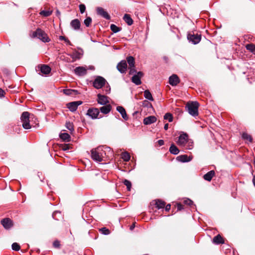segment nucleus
Instances as JSON below:
<instances>
[{"mask_svg":"<svg viewBox=\"0 0 255 255\" xmlns=\"http://www.w3.org/2000/svg\"><path fill=\"white\" fill-rule=\"evenodd\" d=\"M105 152L101 147L94 148L91 151V156L92 159L96 162H100L103 160L104 154Z\"/></svg>","mask_w":255,"mask_h":255,"instance_id":"obj_1","label":"nucleus"},{"mask_svg":"<svg viewBox=\"0 0 255 255\" xmlns=\"http://www.w3.org/2000/svg\"><path fill=\"white\" fill-rule=\"evenodd\" d=\"M199 106V104L197 102H190L187 103L185 108L190 115L196 117L198 115Z\"/></svg>","mask_w":255,"mask_h":255,"instance_id":"obj_2","label":"nucleus"},{"mask_svg":"<svg viewBox=\"0 0 255 255\" xmlns=\"http://www.w3.org/2000/svg\"><path fill=\"white\" fill-rule=\"evenodd\" d=\"M20 120L22 123V127L26 129L31 128V126L29 124V113L28 112L22 113Z\"/></svg>","mask_w":255,"mask_h":255,"instance_id":"obj_3","label":"nucleus"},{"mask_svg":"<svg viewBox=\"0 0 255 255\" xmlns=\"http://www.w3.org/2000/svg\"><path fill=\"white\" fill-rule=\"evenodd\" d=\"M33 36L37 37L38 39L44 42H48L50 39L48 37L47 34L41 29H37L36 31L33 33Z\"/></svg>","mask_w":255,"mask_h":255,"instance_id":"obj_4","label":"nucleus"},{"mask_svg":"<svg viewBox=\"0 0 255 255\" xmlns=\"http://www.w3.org/2000/svg\"><path fill=\"white\" fill-rule=\"evenodd\" d=\"M188 135L186 133L181 132L178 139L176 140V143L180 147H183L186 146L188 141Z\"/></svg>","mask_w":255,"mask_h":255,"instance_id":"obj_5","label":"nucleus"},{"mask_svg":"<svg viewBox=\"0 0 255 255\" xmlns=\"http://www.w3.org/2000/svg\"><path fill=\"white\" fill-rule=\"evenodd\" d=\"M106 80L103 77L98 76L93 82V86L97 89L102 88L106 84Z\"/></svg>","mask_w":255,"mask_h":255,"instance_id":"obj_6","label":"nucleus"},{"mask_svg":"<svg viewBox=\"0 0 255 255\" xmlns=\"http://www.w3.org/2000/svg\"><path fill=\"white\" fill-rule=\"evenodd\" d=\"M188 40L194 44L198 43L201 40L200 34L189 33L187 35Z\"/></svg>","mask_w":255,"mask_h":255,"instance_id":"obj_7","label":"nucleus"},{"mask_svg":"<svg viewBox=\"0 0 255 255\" xmlns=\"http://www.w3.org/2000/svg\"><path fill=\"white\" fill-rule=\"evenodd\" d=\"M82 104V102L81 101H75L72 102H70L67 104L66 106L67 108L72 112H74L76 111L77 108L79 106L81 105Z\"/></svg>","mask_w":255,"mask_h":255,"instance_id":"obj_8","label":"nucleus"},{"mask_svg":"<svg viewBox=\"0 0 255 255\" xmlns=\"http://www.w3.org/2000/svg\"><path fill=\"white\" fill-rule=\"evenodd\" d=\"M143 76V73L141 72H138L136 74H134L132 78V82L136 85H139L141 84L140 79Z\"/></svg>","mask_w":255,"mask_h":255,"instance_id":"obj_9","label":"nucleus"},{"mask_svg":"<svg viewBox=\"0 0 255 255\" xmlns=\"http://www.w3.org/2000/svg\"><path fill=\"white\" fill-rule=\"evenodd\" d=\"M100 112L97 108H91L89 109L88 111L87 115L93 119H96L98 118Z\"/></svg>","mask_w":255,"mask_h":255,"instance_id":"obj_10","label":"nucleus"},{"mask_svg":"<svg viewBox=\"0 0 255 255\" xmlns=\"http://www.w3.org/2000/svg\"><path fill=\"white\" fill-rule=\"evenodd\" d=\"M97 13L98 15L105 18L106 19H110L111 17L108 13L102 7H98L96 8Z\"/></svg>","mask_w":255,"mask_h":255,"instance_id":"obj_11","label":"nucleus"},{"mask_svg":"<svg viewBox=\"0 0 255 255\" xmlns=\"http://www.w3.org/2000/svg\"><path fill=\"white\" fill-rule=\"evenodd\" d=\"M117 68L121 73H126L127 69V64L125 60H122L117 65Z\"/></svg>","mask_w":255,"mask_h":255,"instance_id":"obj_12","label":"nucleus"},{"mask_svg":"<svg viewBox=\"0 0 255 255\" xmlns=\"http://www.w3.org/2000/svg\"><path fill=\"white\" fill-rule=\"evenodd\" d=\"M98 103L102 105H106L109 103L108 97L100 94L98 95Z\"/></svg>","mask_w":255,"mask_h":255,"instance_id":"obj_13","label":"nucleus"},{"mask_svg":"<svg viewBox=\"0 0 255 255\" xmlns=\"http://www.w3.org/2000/svg\"><path fill=\"white\" fill-rule=\"evenodd\" d=\"M1 223L5 229H10L13 225L12 221L8 218L3 219L1 221Z\"/></svg>","mask_w":255,"mask_h":255,"instance_id":"obj_14","label":"nucleus"},{"mask_svg":"<svg viewBox=\"0 0 255 255\" xmlns=\"http://www.w3.org/2000/svg\"><path fill=\"white\" fill-rule=\"evenodd\" d=\"M74 71L76 75L80 76H84L87 73V69L84 67H76Z\"/></svg>","mask_w":255,"mask_h":255,"instance_id":"obj_15","label":"nucleus"},{"mask_svg":"<svg viewBox=\"0 0 255 255\" xmlns=\"http://www.w3.org/2000/svg\"><path fill=\"white\" fill-rule=\"evenodd\" d=\"M169 82L172 86H176L179 83V79L176 75L173 74L169 77Z\"/></svg>","mask_w":255,"mask_h":255,"instance_id":"obj_16","label":"nucleus"},{"mask_svg":"<svg viewBox=\"0 0 255 255\" xmlns=\"http://www.w3.org/2000/svg\"><path fill=\"white\" fill-rule=\"evenodd\" d=\"M192 159V156H188L187 155H181L176 157V160L181 162H186L190 161Z\"/></svg>","mask_w":255,"mask_h":255,"instance_id":"obj_17","label":"nucleus"},{"mask_svg":"<svg viewBox=\"0 0 255 255\" xmlns=\"http://www.w3.org/2000/svg\"><path fill=\"white\" fill-rule=\"evenodd\" d=\"M156 121V117L153 116H150L144 119L143 124L145 125H148L155 123Z\"/></svg>","mask_w":255,"mask_h":255,"instance_id":"obj_18","label":"nucleus"},{"mask_svg":"<svg viewBox=\"0 0 255 255\" xmlns=\"http://www.w3.org/2000/svg\"><path fill=\"white\" fill-rule=\"evenodd\" d=\"M71 26L74 30H79L80 28L81 24L80 21L78 19H75L70 22Z\"/></svg>","mask_w":255,"mask_h":255,"instance_id":"obj_19","label":"nucleus"},{"mask_svg":"<svg viewBox=\"0 0 255 255\" xmlns=\"http://www.w3.org/2000/svg\"><path fill=\"white\" fill-rule=\"evenodd\" d=\"M117 110L121 114L122 118L125 120H127L128 119V117L127 115L125 109L122 106H118L117 107Z\"/></svg>","mask_w":255,"mask_h":255,"instance_id":"obj_20","label":"nucleus"},{"mask_svg":"<svg viewBox=\"0 0 255 255\" xmlns=\"http://www.w3.org/2000/svg\"><path fill=\"white\" fill-rule=\"evenodd\" d=\"M215 171L214 170H211L207 172L206 174H205L204 175L203 178L205 180L210 181L212 180V178L215 175Z\"/></svg>","mask_w":255,"mask_h":255,"instance_id":"obj_21","label":"nucleus"},{"mask_svg":"<svg viewBox=\"0 0 255 255\" xmlns=\"http://www.w3.org/2000/svg\"><path fill=\"white\" fill-rule=\"evenodd\" d=\"M64 94L67 96H75L78 94V92L76 90L64 89L63 90Z\"/></svg>","mask_w":255,"mask_h":255,"instance_id":"obj_22","label":"nucleus"},{"mask_svg":"<svg viewBox=\"0 0 255 255\" xmlns=\"http://www.w3.org/2000/svg\"><path fill=\"white\" fill-rule=\"evenodd\" d=\"M40 71L42 73L45 75L48 74L51 71V68L49 66L43 65L40 67Z\"/></svg>","mask_w":255,"mask_h":255,"instance_id":"obj_23","label":"nucleus"},{"mask_svg":"<svg viewBox=\"0 0 255 255\" xmlns=\"http://www.w3.org/2000/svg\"><path fill=\"white\" fill-rule=\"evenodd\" d=\"M112 109V106L110 105H106L100 108V111L101 113L104 114H107L111 111Z\"/></svg>","mask_w":255,"mask_h":255,"instance_id":"obj_24","label":"nucleus"},{"mask_svg":"<svg viewBox=\"0 0 255 255\" xmlns=\"http://www.w3.org/2000/svg\"><path fill=\"white\" fill-rule=\"evenodd\" d=\"M170 152L173 154L177 155L179 152V150L177 147L173 143L171 144L169 149Z\"/></svg>","mask_w":255,"mask_h":255,"instance_id":"obj_25","label":"nucleus"},{"mask_svg":"<svg viewBox=\"0 0 255 255\" xmlns=\"http://www.w3.org/2000/svg\"><path fill=\"white\" fill-rule=\"evenodd\" d=\"M213 243L217 245L223 244L224 240L222 237L220 235H218L213 238Z\"/></svg>","mask_w":255,"mask_h":255,"instance_id":"obj_26","label":"nucleus"},{"mask_svg":"<svg viewBox=\"0 0 255 255\" xmlns=\"http://www.w3.org/2000/svg\"><path fill=\"white\" fill-rule=\"evenodd\" d=\"M123 18L128 25H131L133 23V20L129 14H125Z\"/></svg>","mask_w":255,"mask_h":255,"instance_id":"obj_27","label":"nucleus"},{"mask_svg":"<svg viewBox=\"0 0 255 255\" xmlns=\"http://www.w3.org/2000/svg\"><path fill=\"white\" fill-rule=\"evenodd\" d=\"M60 137L65 141H69L70 139V135L66 132L61 133L60 134Z\"/></svg>","mask_w":255,"mask_h":255,"instance_id":"obj_28","label":"nucleus"},{"mask_svg":"<svg viewBox=\"0 0 255 255\" xmlns=\"http://www.w3.org/2000/svg\"><path fill=\"white\" fill-rule=\"evenodd\" d=\"M155 205L157 208L161 209L164 208L165 203L160 200H157L155 201Z\"/></svg>","mask_w":255,"mask_h":255,"instance_id":"obj_29","label":"nucleus"},{"mask_svg":"<svg viewBox=\"0 0 255 255\" xmlns=\"http://www.w3.org/2000/svg\"><path fill=\"white\" fill-rule=\"evenodd\" d=\"M144 96L146 99H148L149 101H153L152 95L149 90H147L144 92Z\"/></svg>","mask_w":255,"mask_h":255,"instance_id":"obj_30","label":"nucleus"},{"mask_svg":"<svg viewBox=\"0 0 255 255\" xmlns=\"http://www.w3.org/2000/svg\"><path fill=\"white\" fill-rule=\"evenodd\" d=\"M246 47L247 50L255 54V45L253 44H248L246 45Z\"/></svg>","mask_w":255,"mask_h":255,"instance_id":"obj_31","label":"nucleus"},{"mask_svg":"<svg viewBox=\"0 0 255 255\" xmlns=\"http://www.w3.org/2000/svg\"><path fill=\"white\" fill-rule=\"evenodd\" d=\"M127 60L129 67H134V59L133 57L129 56Z\"/></svg>","mask_w":255,"mask_h":255,"instance_id":"obj_32","label":"nucleus"},{"mask_svg":"<svg viewBox=\"0 0 255 255\" xmlns=\"http://www.w3.org/2000/svg\"><path fill=\"white\" fill-rule=\"evenodd\" d=\"M193 147V142L192 140L188 139L185 146L183 147L186 149H191Z\"/></svg>","mask_w":255,"mask_h":255,"instance_id":"obj_33","label":"nucleus"},{"mask_svg":"<svg viewBox=\"0 0 255 255\" xmlns=\"http://www.w3.org/2000/svg\"><path fill=\"white\" fill-rule=\"evenodd\" d=\"M122 158L125 161H128L130 159V155L128 153L125 152L121 155Z\"/></svg>","mask_w":255,"mask_h":255,"instance_id":"obj_34","label":"nucleus"},{"mask_svg":"<svg viewBox=\"0 0 255 255\" xmlns=\"http://www.w3.org/2000/svg\"><path fill=\"white\" fill-rule=\"evenodd\" d=\"M110 28L111 30L114 33H117L121 30L120 28L117 26L116 25L114 24H112L110 26Z\"/></svg>","mask_w":255,"mask_h":255,"instance_id":"obj_35","label":"nucleus"},{"mask_svg":"<svg viewBox=\"0 0 255 255\" xmlns=\"http://www.w3.org/2000/svg\"><path fill=\"white\" fill-rule=\"evenodd\" d=\"M242 137L244 139L247 140L250 142H252V138L251 136L247 133H243L242 134Z\"/></svg>","mask_w":255,"mask_h":255,"instance_id":"obj_36","label":"nucleus"},{"mask_svg":"<svg viewBox=\"0 0 255 255\" xmlns=\"http://www.w3.org/2000/svg\"><path fill=\"white\" fill-rule=\"evenodd\" d=\"M99 231L103 234L105 235H108L110 234V231L108 229H107L105 227L102 228L99 230Z\"/></svg>","mask_w":255,"mask_h":255,"instance_id":"obj_37","label":"nucleus"},{"mask_svg":"<svg viewBox=\"0 0 255 255\" xmlns=\"http://www.w3.org/2000/svg\"><path fill=\"white\" fill-rule=\"evenodd\" d=\"M66 127L71 132L74 130L73 124L70 122H67L66 123Z\"/></svg>","mask_w":255,"mask_h":255,"instance_id":"obj_38","label":"nucleus"},{"mask_svg":"<svg viewBox=\"0 0 255 255\" xmlns=\"http://www.w3.org/2000/svg\"><path fill=\"white\" fill-rule=\"evenodd\" d=\"M52 11L50 10H42L40 12V14L45 17L50 15Z\"/></svg>","mask_w":255,"mask_h":255,"instance_id":"obj_39","label":"nucleus"},{"mask_svg":"<svg viewBox=\"0 0 255 255\" xmlns=\"http://www.w3.org/2000/svg\"><path fill=\"white\" fill-rule=\"evenodd\" d=\"M164 119L167 120L169 122H171L173 121V117L171 114L166 113L164 116Z\"/></svg>","mask_w":255,"mask_h":255,"instance_id":"obj_40","label":"nucleus"},{"mask_svg":"<svg viewBox=\"0 0 255 255\" xmlns=\"http://www.w3.org/2000/svg\"><path fill=\"white\" fill-rule=\"evenodd\" d=\"M123 182L124 184L127 186L128 190L130 191L131 187V182L127 179L124 180Z\"/></svg>","mask_w":255,"mask_h":255,"instance_id":"obj_41","label":"nucleus"},{"mask_svg":"<svg viewBox=\"0 0 255 255\" xmlns=\"http://www.w3.org/2000/svg\"><path fill=\"white\" fill-rule=\"evenodd\" d=\"M92 22V18L90 17H87L84 21L85 25L89 27Z\"/></svg>","mask_w":255,"mask_h":255,"instance_id":"obj_42","label":"nucleus"},{"mask_svg":"<svg viewBox=\"0 0 255 255\" xmlns=\"http://www.w3.org/2000/svg\"><path fill=\"white\" fill-rule=\"evenodd\" d=\"M12 249L14 251H18L20 250V246L16 243H14L11 246Z\"/></svg>","mask_w":255,"mask_h":255,"instance_id":"obj_43","label":"nucleus"},{"mask_svg":"<svg viewBox=\"0 0 255 255\" xmlns=\"http://www.w3.org/2000/svg\"><path fill=\"white\" fill-rule=\"evenodd\" d=\"M70 56L72 58L73 61H75L76 59L80 58L79 53L78 52L73 53L70 55Z\"/></svg>","mask_w":255,"mask_h":255,"instance_id":"obj_44","label":"nucleus"},{"mask_svg":"<svg viewBox=\"0 0 255 255\" xmlns=\"http://www.w3.org/2000/svg\"><path fill=\"white\" fill-rule=\"evenodd\" d=\"M59 40H64L65 42L67 43V44L71 45L70 41L65 36H60L59 37Z\"/></svg>","mask_w":255,"mask_h":255,"instance_id":"obj_45","label":"nucleus"},{"mask_svg":"<svg viewBox=\"0 0 255 255\" xmlns=\"http://www.w3.org/2000/svg\"><path fill=\"white\" fill-rule=\"evenodd\" d=\"M79 9L81 13H83L86 10V6L84 4H80L79 5Z\"/></svg>","mask_w":255,"mask_h":255,"instance_id":"obj_46","label":"nucleus"},{"mask_svg":"<svg viewBox=\"0 0 255 255\" xmlns=\"http://www.w3.org/2000/svg\"><path fill=\"white\" fill-rule=\"evenodd\" d=\"M184 203L185 204L188 205L189 206H191L193 203V201L189 199L184 200Z\"/></svg>","mask_w":255,"mask_h":255,"instance_id":"obj_47","label":"nucleus"},{"mask_svg":"<svg viewBox=\"0 0 255 255\" xmlns=\"http://www.w3.org/2000/svg\"><path fill=\"white\" fill-rule=\"evenodd\" d=\"M129 69H129V74L130 75H132L136 73V71L134 69V67H130Z\"/></svg>","mask_w":255,"mask_h":255,"instance_id":"obj_48","label":"nucleus"},{"mask_svg":"<svg viewBox=\"0 0 255 255\" xmlns=\"http://www.w3.org/2000/svg\"><path fill=\"white\" fill-rule=\"evenodd\" d=\"M53 246L55 248H59L60 247V243L58 241H55L54 242Z\"/></svg>","mask_w":255,"mask_h":255,"instance_id":"obj_49","label":"nucleus"},{"mask_svg":"<svg viewBox=\"0 0 255 255\" xmlns=\"http://www.w3.org/2000/svg\"><path fill=\"white\" fill-rule=\"evenodd\" d=\"M4 91L2 89L0 88V98L4 97Z\"/></svg>","mask_w":255,"mask_h":255,"instance_id":"obj_50","label":"nucleus"},{"mask_svg":"<svg viewBox=\"0 0 255 255\" xmlns=\"http://www.w3.org/2000/svg\"><path fill=\"white\" fill-rule=\"evenodd\" d=\"M177 207L178 210H181L183 208V205L180 203L177 204Z\"/></svg>","mask_w":255,"mask_h":255,"instance_id":"obj_51","label":"nucleus"},{"mask_svg":"<svg viewBox=\"0 0 255 255\" xmlns=\"http://www.w3.org/2000/svg\"><path fill=\"white\" fill-rule=\"evenodd\" d=\"M164 140L162 139H160L158 141V143L160 146L163 145L164 144Z\"/></svg>","mask_w":255,"mask_h":255,"instance_id":"obj_52","label":"nucleus"},{"mask_svg":"<svg viewBox=\"0 0 255 255\" xmlns=\"http://www.w3.org/2000/svg\"><path fill=\"white\" fill-rule=\"evenodd\" d=\"M170 207H171V205L170 204H168L165 207V210L166 211H169V210L170 209Z\"/></svg>","mask_w":255,"mask_h":255,"instance_id":"obj_53","label":"nucleus"},{"mask_svg":"<svg viewBox=\"0 0 255 255\" xmlns=\"http://www.w3.org/2000/svg\"><path fill=\"white\" fill-rule=\"evenodd\" d=\"M110 88L109 87V86H107L105 89V91H106V94H108L110 93Z\"/></svg>","mask_w":255,"mask_h":255,"instance_id":"obj_54","label":"nucleus"},{"mask_svg":"<svg viewBox=\"0 0 255 255\" xmlns=\"http://www.w3.org/2000/svg\"><path fill=\"white\" fill-rule=\"evenodd\" d=\"M135 227V224L133 223L132 225H131L130 227V230H132Z\"/></svg>","mask_w":255,"mask_h":255,"instance_id":"obj_55","label":"nucleus"},{"mask_svg":"<svg viewBox=\"0 0 255 255\" xmlns=\"http://www.w3.org/2000/svg\"><path fill=\"white\" fill-rule=\"evenodd\" d=\"M164 128L165 130H167V129L168 128V124H165Z\"/></svg>","mask_w":255,"mask_h":255,"instance_id":"obj_56","label":"nucleus"},{"mask_svg":"<svg viewBox=\"0 0 255 255\" xmlns=\"http://www.w3.org/2000/svg\"><path fill=\"white\" fill-rule=\"evenodd\" d=\"M253 182L254 183V185H255V175L253 177Z\"/></svg>","mask_w":255,"mask_h":255,"instance_id":"obj_57","label":"nucleus"},{"mask_svg":"<svg viewBox=\"0 0 255 255\" xmlns=\"http://www.w3.org/2000/svg\"><path fill=\"white\" fill-rule=\"evenodd\" d=\"M66 149H67V148H64V150H66Z\"/></svg>","mask_w":255,"mask_h":255,"instance_id":"obj_58","label":"nucleus"}]
</instances>
